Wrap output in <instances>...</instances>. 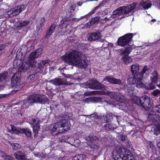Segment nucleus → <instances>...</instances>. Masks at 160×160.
<instances>
[{
	"mask_svg": "<svg viewBox=\"0 0 160 160\" xmlns=\"http://www.w3.org/2000/svg\"><path fill=\"white\" fill-rule=\"evenodd\" d=\"M62 59L70 65H73L80 68H86L88 63L86 62L85 55L77 50L62 56Z\"/></svg>",
	"mask_w": 160,
	"mask_h": 160,
	"instance_id": "nucleus-1",
	"label": "nucleus"
},
{
	"mask_svg": "<svg viewBox=\"0 0 160 160\" xmlns=\"http://www.w3.org/2000/svg\"><path fill=\"white\" fill-rule=\"evenodd\" d=\"M133 102L137 105L142 106L146 110H148L147 112V117L148 120L153 122H160V117L158 114H156L155 112L150 109L151 104L149 98L147 96L140 98L136 96H134L133 98Z\"/></svg>",
	"mask_w": 160,
	"mask_h": 160,
	"instance_id": "nucleus-2",
	"label": "nucleus"
},
{
	"mask_svg": "<svg viewBox=\"0 0 160 160\" xmlns=\"http://www.w3.org/2000/svg\"><path fill=\"white\" fill-rule=\"evenodd\" d=\"M47 97L43 94H33L27 98L18 103L22 108H28L29 105L34 103H45L48 101Z\"/></svg>",
	"mask_w": 160,
	"mask_h": 160,
	"instance_id": "nucleus-3",
	"label": "nucleus"
},
{
	"mask_svg": "<svg viewBox=\"0 0 160 160\" xmlns=\"http://www.w3.org/2000/svg\"><path fill=\"white\" fill-rule=\"evenodd\" d=\"M131 152L124 148L117 147L112 153L115 160H135L134 157L130 154Z\"/></svg>",
	"mask_w": 160,
	"mask_h": 160,
	"instance_id": "nucleus-4",
	"label": "nucleus"
},
{
	"mask_svg": "<svg viewBox=\"0 0 160 160\" xmlns=\"http://www.w3.org/2000/svg\"><path fill=\"white\" fill-rule=\"evenodd\" d=\"M70 126L69 122L68 120H62L53 124L52 131L56 132V133L64 132L69 129Z\"/></svg>",
	"mask_w": 160,
	"mask_h": 160,
	"instance_id": "nucleus-5",
	"label": "nucleus"
},
{
	"mask_svg": "<svg viewBox=\"0 0 160 160\" xmlns=\"http://www.w3.org/2000/svg\"><path fill=\"white\" fill-rule=\"evenodd\" d=\"M133 37L132 33H128L119 38L117 41L118 46H124L127 45L129 42L131 41Z\"/></svg>",
	"mask_w": 160,
	"mask_h": 160,
	"instance_id": "nucleus-6",
	"label": "nucleus"
},
{
	"mask_svg": "<svg viewBox=\"0 0 160 160\" xmlns=\"http://www.w3.org/2000/svg\"><path fill=\"white\" fill-rule=\"evenodd\" d=\"M105 94L110 96L111 98H112L113 100V102L116 101H119L121 102H124V97L117 93L108 91L105 92Z\"/></svg>",
	"mask_w": 160,
	"mask_h": 160,
	"instance_id": "nucleus-7",
	"label": "nucleus"
},
{
	"mask_svg": "<svg viewBox=\"0 0 160 160\" xmlns=\"http://www.w3.org/2000/svg\"><path fill=\"white\" fill-rule=\"evenodd\" d=\"M48 82L57 86L63 85H68L72 84V83L68 82L65 78H55L49 80Z\"/></svg>",
	"mask_w": 160,
	"mask_h": 160,
	"instance_id": "nucleus-8",
	"label": "nucleus"
},
{
	"mask_svg": "<svg viewBox=\"0 0 160 160\" xmlns=\"http://www.w3.org/2000/svg\"><path fill=\"white\" fill-rule=\"evenodd\" d=\"M25 8V6L23 5L18 6L8 11V14L9 15L10 14L11 16L17 15L21 12L24 10Z\"/></svg>",
	"mask_w": 160,
	"mask_h": 160,
	"instance_id": "nucleus-9",
	"label": "nucleus"
},
{
	"mask_svg": "<svg viewBox=\"0 0 160 160\" xmlns=\"http://www.w3.org/2000/svg\"><path fill=\"white\" fill-rule=\"evenodd\" d=\"M124 6L120 7L115 10L114 11L112 15V17L114 18L117 16H119L121 15L123 16L122 18H124L125 16H127V15L125 14V10L123 8Z\"/></svg>",
	"mask_w": 160,
	"mask_h": 160,
	"instance_id": "nucleus-10",
	"label": "nucleus"
},
{
	"mask_svg": "<svg viewBox=\"0 0 160 160\" xmlns=\"http://www.w3.org/2000/svg\"><path fill=\"white\" fill-rule=\"evenodd\" d=\"M136 87L138 88H141L145 87V88L148 89H153L155 88L154 85L152 83L146 84L145 85L142 82V80L136 81Z\"/></svg>",
	"mask_w": 160,
	"mask_h": 160,
	"instance_id": "nucleus-11",
	"label": "nucleus"
},
{
	"mask_svg": "<svg viewBox=\"0 0 160 160\" xmlns=\"http://www.w3.org/2000/svg\"><path fill=\"white\" fill-rule=\"evenodd\" d=\"M89 87L91 89H104L105 88L104 85L102 84L96 80L92 81L89 84Z\"/></svg>",
	"mask_w": 160,
	"mask_h": 160,
	"instance_id": "nucleus-12",
	"label": "nucleus"
},
{
	"mask_svg": "<svg viewBox=\"0 0 160 160\" xmlns=\"http://www.w3.org/2000/svg\"><path fill=\"white\" fill-rule=\"evenodd\" d=\"M20 77V74L19 72H17L12 77L11 84L12 87H16L15 88H17L19 84V79Z\"/></svg>",
	"mask_w": 160,
	"mask_h": 160,
	"instance_id": "nucleus-13",
	"label": "nucleus"
},
{
	"mask_svg": "<svg viewBox=\"0 0 160 160\" xmlns=\"http://www.w3.org/2000/svg\"><path fill=\"white\" fill-rule=\"evenodd\" d=\"M42 52L41 48H39L34 52L31 53L29 55V60H33L41 56Z\"/></svg>",
	"mask_w": 160,
	"mask_h": 160,
	"instance_id": "nucleus-14",
	"label": "nucleus"
},
{
	"mask_svg": "<svg viewBox=\"0 0 160 160\" xmlns=\"http://www.w3.org/2000/svg\"><path fill=\"white\" fill-rule=\"evenodd\" d=\"M101 38V34L99 32H95L88 34V39L90 41H99Z\"/></svg>",
	"mask_w": 160,
	"mask_h": 160,
	"instance_id": "nucleus-15",
	"label": "nucleus"
},
{
	"mask_svg": "<svg viewBox=\"0 0 160 160\" xmlns=\"http://www.w3.org/2000/svg\"><path fill=\"white\" fill-rule=\"evenodd\" d=\"M151 2V0H143L139 4L140 8L138 9H148L151 6L152 4L150 2Z\"/></svg>",
	"mask_w": 160,
	"mask_h": 160,
	"instance_id": "nucleus-16",
	"label": "nucleus"
},
{
	"mask_svg": "<svg viewBox=\"0 0 160 160\" xmlns=\"http://www.w3.org/2000/svg\"><path fill=\"white\" fill-rule=\"evenodd\" d=\"M136 5V3H133L128 6H124L123 8H125V14L127 15V16L130 15L132 14L131 11L135 8Z\"/></svg>",
	"mask_w": 160,
	"mask_h": 160,
	"instance_id": "nucleus-17",
	"label": "nucleus"
},
{
	"mask_svg": "<svg viewBox=\"0 0 160 160\" xmlns=\"http://www.w3.org/2000/svg\"><path fill=\"white\" fill-rule=\"evenodd\" d=\"M103 79L104 81L107 80L108 82L112 84L120 85L122 83L120 79L107 76H106Z\"/></svg>",
	"mask_w": 160,
	"mask_h": 160,
	"instance_id": "nucleus-18",
	"label": "nucleus"
},
{
	"mask_svg": "<svg viewBox=\"0 0 160 160\" xmlns=\"http://www.w3.org/2000/svg\"><path fill=\"white\" fill-rule=\"evenodd\" d=\"M33 66H34L32 65V63L30 60H28L27 62H24L23 63L19 68V70L22 72H23L29 69L30 67Z\"/></svg>",
	"mask_w": 160,
	"mask_h": 160,
	"instance_id": "nucleus-19",
	"label": "nucleus"
},
{
	"mask_svg": "<svg viewBox=\"0 0 160 160\" xmlns=\"http://www.w3.org/2000/svg\"><path fill=\"white\" fill-rule=\"evenodd\" d=\"M48 60H42L40 62L34 61L32 62V65L37 68L42 69L46 64L48 62Z\"/></svg>",
	"mask_w": 160,
	"mask_h": 160,
	"instance_id": "nucleus-20",
	"label": "nucleus"
},
{
	"mask_svg": "<svg viewBox=\"0 0 160 160\" xmlns=\"http://www.w3.org/2000/svg\"><path fill=\"white\" fill-rule=\"evenodd\" d=\"M14 155L18 160H25L26 158L25 153L21 151L15 152Z\"/></svg>",
	"mask_w": 160,
	"mask_h": 160,
	"instance_id": "nucleus-21",
	"label": "nucleus"
},
{
	"mask_svg": "<svg viewBox=\"0 0 160 160\" xmlns=\"http://www.w3.org/2000/svg\"><path fill=\"white\" fill-rule=\"evenodd\" d=\"M92 117H94L97 118L99 119L102 122L105 123L108 122L107 117V115H103L100 116L94 113L91 115Z\"/></svg>",
	"mask_w": 160,
	"mask_h": 160,
	"instance_id": "nucleus-22",
	"label": "nucleus"
},
{
	"mask_svg": "<svg viewBox=\"0 0 160 160\" xmlns=\"http://www.w3.org/2000/svg\"><path fill=\"white\" fill-rule=\"evenodd\" d=\"M55 28L56 26L55 24H52L47 31L45 37L47 38H49L52 33L54 32Z\"/></svg>",
	"mask_w": 160,
	"mask_h": 160,
	"instance_id": "nucleus-23",
	"label": "nucleus"
},
{
	"mask_svg": "<svg viewBox=\"0 0 160 160\" xmlns=\"http://www.w3.org/2000/svg\"><path fill=\"white\" fill-rule=\"evenodd\" d=\"M152 83H150L153 84L157 83L158 78V73L157 71H154L152 73L151 76Z\"/></svg>",
	"mask_w": 160,
	"mask_h": 160,
	"instance_id": "nucleus-24",
	"label": "nucleus"
},
{
	"mask_svg": "<svg viewBox=\"0 0 160 160\" xmlns=\"http://www.w3.org/2000/svg\"><path fill=\"white\" fill-rule=\"evenodd\" d=\"M8 76V72L5 71L0 74V84L5 82Z\"/></svg>",
	"mask_w": 160,
	"mask_h": 160,
	"instance_id": "nucleus-25",
	"label": "nucleus"
},
{
	"mask_svg": "<svg viewBox=\"0 0 160 160\" xmlns=\"http://www.w3.org/2000/svg\"><path fill=\"white\" fill-rule=\"evenodd\" d=\"M139 65L138 64L135 63L132 64L131 67V71L132 73L137 72L139 70Z\"/></svg>",
	"mask_w": 160,
	"mask_h": 160,
	"instance_id": "nucleus-26",
	"label": "nucleus"
},
{
	"mask_svg": "<svg viewBox=\"0 0 160 160\" xmlns=\"http://www.w3.org/2000/svg\"><path fill=\"white\" fill-rule=\"evenodd\" d=\"M0 156L3 158L5 160H12L13 158L9 155H8L4 151H0Z\"/></svg>",
	"mask_w": 160,
	"mask_h": 160,
	"instance_id": "nucleus-27",
	"label": "nucleus"
},
{
	"mask_svg": "<svg viewBox=\"0 0 160 160\" xmlns=\"http://www.w3.org/2000/svg\"><path fill=\"white\" fill-rule=\"evenodd\" d=\"M154 134L156 136L160 133V125L158 123L155 124L153 127Z\"/></svg>",
	"mask_w": 160,
	"mask_h": 160,
	"instance_id": "nucleus-28",
	"label": "nucleus"
},
{
	"mask_svg": "<svg viewBox=\"0 0 160 160\" xmlns=\"http://www.w3.org/2000/svg\"><path fill=\"white\" fill-rule=\"evenodd\" d=\"M87 140L89 142H90L89 143L91 144L94 143L97 140V138L96 136L92 135H91L88 137Z\"/></svg>",
	"mask_w": 160,
	"mask_h": 160,
	"instance_id": "nucleus-29",
	"label": "nucleus"
},
{
	"mask_svg": "<svg viewBox=\"0 0 160 160\" xmlns=\"http://www.w3.org/2000/svg\"><path fill=\"white\" fill-rule=\"evenodd\" d=\"M132 50V47L130 46H128L125 48L124 51L121 53V55H128L131 52Z\"/></svg>",
	"mask_w": 160,
	"mask_h": 160,
	"instance_id": "nucleus-30",
	"label": "nucleus"
},
{
	"mask_svg": "<svg viewBox=\"0 0 160 160\" xmlns=\"http://www.w3.org/2000/svg\"><path fill=\"white\" fill-rule=\"evenodd\" d=\"M133 76L135 78L136 81L140 80H142L143 78V74L141 72H138L136 74H134Z\"/></svg>",
	"mask_w": 160,
	"mask_h": 160,
	"instance_id": "nucleus-31",
	"label": "nucleus"
},
{
	"mask_svg": "<svg viewBox=\"0 0 160 160\" xmlns=\"http://www.w3.org/2000/svg\"><path fill=\"white\" fill-rule=\"evenodd\" d=\"M104 127L105 129L107 131L113 130L114 129L116 128V127H114L112 124L110 123L105 124Z\"/></svg>",
	"mask_w": 160,
	"mask_h": 160,
	"instance_id": "nucleus-32",
	"label": "nucleus"
},
{
	"mask_svg": "<svg viewBox=\"0 0 160 160\" xmlns=\"http://www.w3.org/2000/svg\"><path fill=\"white\" fill-rule=\"evenodd\" d=\"M33 125L34 127L37 128H39L40 126L39 125V121L38 118H34L32 119Z\"/></svg>",
	"mask_w": 160,
	"mask_h": 160,
	"instance_id": "nucleus-33",
	"label": "nucleus"
},
{
	"mask_svg": "<svg viewBox=\"0 0 160 160\" xmlns=\"http://www.w3.org/2000/svg\"><path fill=\"white\" fill-rule=\"evenodd\" d=\"M13 149L15 150H18L19 149L21 148V146L17 143H10Z\"/></svg>",
	"mask_w": 160,
	"mask_h": 160,
	"instance_id": "nucleus-34",
	"label": "nucleus"
},
{
	"mask_svg": "<svg viewBox=\"0 0 160 160\" xmlns=\"http://www.w3.org/2000/svg\"><path fill=\"white\" fill-rule=\"evenodd\" d=\"M22 131H23V133H25L26 135L28 137H30L32 134V131L30 130L29 129H23Z\"/></svg>",
	"mask_w": 160,
	"mask_h": 160,
	"instance_id": "nucleus-35",
	"label": "nucleus"
},
{
	"mask_svg": "<svg viewBox=\"0 0 160 160\" xmlns=\"http://www.w3.org/2000/svg\"><path fill=\"white\" fill-rule=\"evenodd\" d=\"M69 137L67 136H62L59 138V141L61 142H67Z\"/></svg>",
	"mask_w": 160,
	"mask_h": 160,
	"instance_id": "nucleus-36",
	"label": "nucleus"
},
{
	"mask_svg": "<svg viewBox=\"0 0 160 160\" xmlns=\"http://www.w3.org/2000/svg\"><path fill=\"white\" fill-rule=\"evenodd\" d=\"M98 92L96 91L86 92L84 93V96H90L92 95H97L98 94Z\"/></svg>",
	"mask_w": 160,
	"mask_h": 160,
	"instance_id": "nucleus-37",
	"label": "nucleus"
},
{
	"mask_svg": "<svg viewBox=\"0 0 160 160\" xmlns=\"http://www.w3.org/2000/svg\"><path fill=\"white\" fill-rule=\"evenodd\" d=\"M107 118L108 122L113 119V118L116 117V116L113 115L111 113H108L107 115Z\"/></svg>",
	"mask_w": 160,
	"mask_h": 160,
	"instance_id": "nucleus-38",
	"label": "nucleus"
},
{
	"mask_svg": "<svg viewBox=\"0 0 160 160\" xmlns=\"http://www.w3.org/2000/svg\"><path fill=\"white\" fill-rule=\"evenodd\" d=\"M30 21H23L22 22H20L18 27H23L28 25Z\"/></svg>",
	"mask_w": 160,
	"mask_h": 160,
	"instance_id": "nucleus-39",
	"label": "nucleus"
},
{
	"mask_svg": "<svg viewBox=\"0 0 160 160\" xmlns=\"http://www.w3.org/2000/svg\"><path fill=\"white\" fill-rule=\"evenodd\" d=\"M126 55L122 57V59H123L124 61L125 62H131L132 60L131 58L129 57L128 55Z\"/></svg>",
	"mask_w": 160,
	"mask_h": 160,
	"instance_id": "nucleus-40",
	"label": "nucleus"
},
{
	"mask_svg": "<svg viewBox=\"0 0 160 160\" xmlns=\"http://www.w3.org/2000/svg\"><path fill=\"white\" fill-rule=\"evenodd\" d=\"M99 17H96L92 18L90 22V25H92L94 24L98 23L99 20Z\"/></svg>",
	"mask_w": 160,
	"mask_h": 160,
	"instance_id": "nucleus-41",
	"label": "nucleus"
},
{
	"mask_svg": "<svg viewBox=\"0 0 160 160\" xmlns=\"http://www.w3.org/2000/svg\"><path fill=\"white\" fill-rule=\"evenodd\" d=\"M83 155L80 154L75 156L72 160H83Z\"/></svg>",
	"mask_w": 160,
	"mask_h": 160,
	"instance_id": "nucleus-42",
	"label": "nucleus"
},
{
	"mask_svg": "<svg viewBox=\"0 0 160 160\" xmlns=\"http://www.w3.org/2000/svg\"><path fill=\"white\" fill-rule=\"evenodd\" d=\"M76 75V74H74V76H72L71 75H66L65 76V77L67 78H71V79H73V80H78V81H79V78H74L75 76Z\"/></svg>",
	"mask_w": 160,
	"mask_h": 160,
	"instance_id": "nucleus-43",
	"label": "nucleus"
},
{
	"mask_svg": "<svg viewBox=\"0 0 160 160\" xmlns=\"http://www.w3.org/2000/svg\"><path fill=\"white\" fill-rule=\"evenodd\" d=\"M90 148H91L90 150H88L89 151H91L92 149V151H94L95 150H96L98 148V147L97 145L95 144L94 143H91V145H89Z\"/></svg>",
	"mask_w": 160,
	"mask_h": 160,
	"instance_id": "nucleus-44",
	"label": "nucleus"
},
{
	"mask_svg": "<svg viewBox=\"0 0 160 160\" xmlns=\"http://www.w3.org/2000/svg\"><path fill=\"white\" fill-rule=\"evenodd\" d=\"M128 80L130 84H134L136 82V80L133 76L132 77H130Z\"/></svg>",
	"mask_w": 160,
	"mask_h": 160,
	"instance_id": "nucleus-45",
	"label": "nucleus"
},
{
	"mask_svg": "<svg viewBox=\"0 0 160 160\" xmlns=\"http://www.w3.org/2000/svg\"><path fill=\"white\" fill-rule=\"evenodd\" d=\"M152 94L154 96H159L160 95V90L158 89L154 90Z\"/></svg>",
	"mask_w": 160,
	"mask_h": 160,
	"instance_id": "nucleus-46",
	"label": "nucleus"
},
{
	"mask_svg": "<svg viewBox=\"0 0 160 160\" xmlns=\"http://www.w3.org/2000/svg\"><path fill=\"white\" fill-rule=\"evenodd\" d=\"M37 74V73H35L30 75L28 77V79H29L31 81H34L35 78V76Z\"/></svg>",
	"mask_w": 160,
	"mask_h": 160,
	"instance_id": "nucleus-47",
	"label": "nucleus"
},
{
	"mask_svg": "<svg viewBox=\"0 0 160 160\" xmlns=\"http://www.w3.org/2000/svg\"><path fill=\"white\" fill-rule=\"evenodd\" d=\"M22 130L23 129L16 128L13 132L17 134H18L19 133H22L23 132Z\"/></svg>",
	"mask_w": 160,
	"mask_h": 160,
	"instance_id": "nucleus-48",
	"label": "nucleus"
},
{
	"mask_svg": "<svg viewBox=\"0 0 160 160\" xmlns=\"http://www.w3.org/2000/svg\"><path fill=\"white\" fill-rule=\"evenodd\" d=\"M70 139V140H68L67 141V142H68V143L70 144L71 145H73L74 143V142H75V140L74 139L72 138H69V139Z\"/></svg>",
	"mask_w": 160,
	"mask_h": 160,
	"instance_id": "nucleus-49",
	"label": "nucleus"
},
{
	"mask_svg": "<svg viewBox=\"0 0 160 160\" xmlns=\"http://www.w3.org/2000/svg\"><path fill=\"white\" fill-rule=\"evenodd\" d=\"M147 71H148L147 66H145L142 70V72L141 73L143 74V75Z\"/></svg>",
	"mask_w": 160,
	"mask_h": 160,
	"instance_id": "nucleus-50",
	"label": "nucleus"
},
{
	"mask_svg": "<svg viewBox=\"0 0 160 160\" xmlns=\"http://www.w3.org/2000/svg\"><path fill=\"white\" fill-rule=\"evenodd\" d=\"M155 110L158 112L160 113V105H157L155 106Z\"/></svg>",
	"mask_w": 160,
	"mask_h": 160,
	"instance_id": "nucleus-51",
	"label": "nucleus"
},
{
	"mask_svg": "<svg viewBox=\"0 0 160 160\" xmlns=\"http://www.w3.org/2000/svg\"><path fill=\"white\" fill-rule=\"evenodd\" d=\"M99 8V7L98 6H97V7H95L93 9V10H92V11L89 12L88 14L89 16L92 15V14L94 12V11L95 10H96L98 8Z\"/></svg>",
	"mask_w": 160,
	"mask_h": 160,
	"instance_id": "nucleus-52",
	"label": "nucleus"
},
{
	"mask_svg": "<svg viewBox=\"0 0 160 160\" xmlns=\"http://www.w3.org/2000/svg\"><path fill=\"white\" fill-rule=\"evenodd\" d=\"M76 7V5L74 4H72L71 6H70V8L71 10H72L73 11H74Z\"/></svg>",
	"mask_w": 160,
	"mask_h": 160,
	"instance_id": "nucleus-53",
	"label": "nucleus"
},
{
	"mask_svg": "<svg viewBox=\"0 0 160 160\" xmlns=\"http://www.w3.org/2000/svg\"><path fill=\"white\" fill-rule=\"evenodd\" d=\"M112 19H113L112 18V15L109 18H108L107 17L105 18L104 19L103 21H109V20H112Z\"/></svg>",
	"mask_w": 160,
	"mask_h": 160,
	"instance_id": "nucleus-54",
	"label": "nucleus"
},
{
	"mask_svg": "<svg viewBox=\"0 0 160 160\" xmlns=\"http://www.w3.org/2000/svg\"><path fill=\"white\" fill-rule=\"evenodd\" d=\"M6 46L4 44H1L0 45V51L4 50L6 48Z\"/></svg>",
	"mask_w": 160,
	"mask_h": 160,
	"instance_id": "nucleus-55",
	"label": "nucleus"
},
{
	"mask_svg": "<svg viewBox=\"0 0 160 160\" xmlns=\"http://www.w3.org/2000/svg\"><path fill=\"white\" fill-rule=\"evenodd\" d=\"M109 46L108 42H105L102 45V47H103L104 48H105L107 47L108 46Z\"/></svg>",
	"mask_w": 160,
	"mask_h": 160,
	"instance_id": "nucleus-56",
	"label": "nucleus"
},
{
	"mask_svg": "<svg viewBox=\"0 0 160 160\" xmlns=\"http://www.w3.org/2000/svg\"><path fill=\"white\" fill-rule=\"evenodd\" d=\"M10 127H11V130H12V131L13 132L16 129V128L14 126L12 125H11Z\"/></svg>",
	"mask_w": 160,
	"mask_h": 160,
	"instance_id": "nucleus-57",
	"label": "nucleus"
},
{
	"mask_svg": "<svg viewBox=\"0 0 160 160\" xmlns=\"http://www.w3.org/2000/svg\"><path fill=\"white\" fill-rule=\"evenodd\" d=\"M121 139L122 141H124L125 140V136L124 135H120V136Z\"/></svg>",
	"mask_w": 160,
	"mask_h": 160,
	"instance_id": "nucleus-58",
	"label": "nucleus"
},
{
	"mask_svg": "<svg viewBox=\"0 0 160 160\" xmlns=\"http://www.w3.org/2000/svg\"><path fill=\"white\" fill-rule=\"evenodd\" d=\"M41 20L42 22V23H40V27H41L43 25V22H44L45 21V19L43 18H42L41 19Z\"/></svg>",
	"mask_w": 160,
	"mask_h": 160,
	"instance_id": "nucleus-59",
	"label": "nucleus"
},
{
	"mask_svg": "<svg viewBox=\"0 0 160 160\" xmlns=\"http://www.w3.org/2000/svg\"><path fill=\"white\" fill-rule=\"evenodd\" d=\"M35 155L37 157H39L40 158V156L42 157L41 154L39 153H38L35 154Z\"/></svg>",
	"mask_w": 160,
	"mask_h": 160,
	"instance_id": "nucleus-60",
	"label": "nucleus"
},
{
	"mask_svg": "<svg viewBox=\"0 0 160 160\" xmlns=\"http://www.w3.org/2000/svg\"><path fill=\"white\" fill-rule=\"evenodd\" d=\"M82 2H79L77 3V5L78 6H80L82 5Z\"/></svg>",
	"mask_w": 160,
	"mask_h": 160,
	"instance_id": "nucleus-61",
	"label": "nucleus"
},
{
	"mask_svg": "<svg viewBox=\"0 0 160 160\" xmlns=\"http://www.w3.org/2000/svg\"><path fill=\"white\" fill-rule=\"evenodd\" d=\"M116 118H117V122H119V119L120 118V117H119V116H118V117H117L116 116V117H115Z\"/></svg>",
	"mask_w": 160,
	"mask_h": 160,
	"instance_id": "nucleus-62",
	"label": "nucleus"
},
{
	"mask_svg": "<svg viewBox=\"0 0 160 160\" xmlns=\"http://www.w3.org/2000/svg\"><path fill=\"white\" fill-rule=\"evenodd\" d=\"M158 4L157 5L158 7H159L160 8V0H159L158 1Z\"/></svg>",
	"mask_w": 160,
	"mask_h": 160,
	"instance_id": "nucleus-63",
	"label": "nucleus"
},
{
	"mask_svg": "<svg viewBox=\"0 0 160 160\" xmlns=\"http://www.w3.org/2000/svg\"><path fill=\"white\" fill-rule=\"evenodd\" d=\"M157 146L158 147L160 148V142L158 143Z\"/></svg>",
	"mask_w": 160,
	"mask_h": 160,
	"instance_id": "nucleus-64",
	"label": "nucleus"
}]
</instances>
